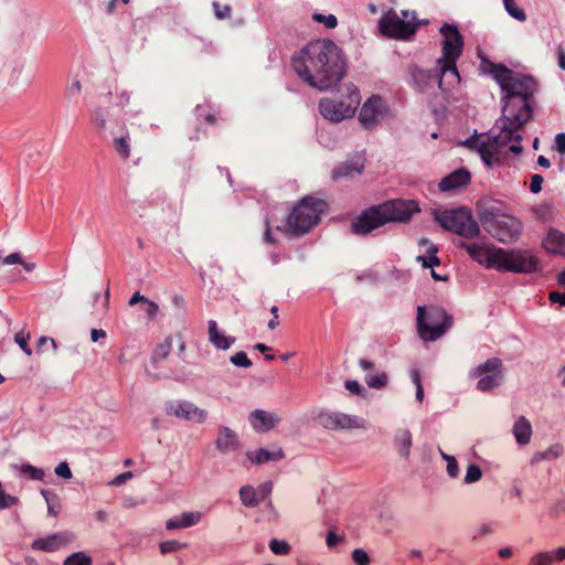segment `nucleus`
Returning <instances> with one entry per match:
<instances>
[{
	"label": "nucleus",
	"instance_id": "obj_1",
	"mask_svg": "<svg viewBox=\"0 0 565 565\" xmlns=\"http://www.w3.org/2000/svg\"><path fill=\"white\" fill-rule=\"evenodd\" d=\"M291 64L299 77L320 90L334 87L345 74L341 50L329 39L308 43Z\"/></svg>",
	"mask_w": 565,
	"mask_h": 565
},
{
	"label": "nucleus",
	"instance_id": "obj_2",
	"mask_svg": "<svg viewBox=\"0 0 565 565\" xmlns=\"http://www.w3.org/2000/svg\"><path fill=\"white\" fill-rule=\"evenodd\" d=\"M490 73L504 93L502 109L510 115L526 113L532 118L530 102L539 89L537 82L532 76L515 73L502 64L491 63Z\"/></svg>",
	"mask_w": 565,
	"mask_h": 565
},
{
	"label": "nucleus",
	"instance_id": "obj_3",
	"mask_svg": "<svg viewBox=\"0 0 565 565\" xmlns=\"http://www.w3.org/2000/svg\"><path fill=\"white\" fill-rule=\"evenodd\" d=\"M419 212V204L414 200H388L362 211L352 221L351 231L356 235H366L387 223H407Z\"/></svg>",
	"mask_w": 565,
	"mask_h": 565
},
{
	"label": "nucleus",
	"instance_id": "obj_4",
	"mask_svg": "<svg viewBox=\"0 0 565 565\" xmlns=\"http://www.w3.org/2000/svg\"><path fill=\"white\" fill-rule=\"evenodd\" d=\"M532 118L526 113L511 115L502 109L501 117L497 120V126L500 131L495 135L488 136V143L492 150V163L493 166L500 162L501 149L509 142L515 141L511 145L509 150L514 154H520L523 151V147L520 145L522 136L520 131L523 129L526 122Z\"/></svg>",
	"mask_w": 565,
	"mask_h": 565
},
{
	"label": "nucleus",
	"instance_id": "obj_5",
	"mask_svg": "<svg viewBox=\"0 0 565 565\" xmlns=\"http://www.w3.org/2000/svg\"><path fill=\"white\" fill-rule=\"evenodd\" d=\"M326 206L322 200L306 196L291 210L284 225V231L294 236H301L316 226Z\"/></svg>",
	"mask_w": 565,
	"mask_h": 565
},
{
	"label": "nucleus",
	"instance_id": "obj_6",
	"mask_svg": "<svg viewBox=\"0 0 565 565\" xmlns=\"http://www.w3.org/2000/svg\"><path fill=\"white\" fill-rule=\"evenodd\" d=\"M417 330L422 340L436 341L452 326V317L439 306L417 307Z\"/></svg>",
	"mask_w": 565,
	"mask_h": 565
},
{
	"label": "nucleus",
	"instance_id": "obj_7",
	"mask_svg": "<svg viewBox=\"0 0 565 565\" xmlns=\"http://www.w3.org/2000/svg\"><path fill=\"white\" fill-rule=\"evenodd\" d=\"M440 33L444 36L443 55L437 60V64L440 66L443 75H449V84L452 85L460 81L456 62L462 53L463 38L458 28L452 24L441 26Z\"/></svg>",
	"mask_w": 565,
	"mask_h": 565
},
{
	"label": "nucleus",
	"instance_id": "obj_8",
	"mask_svg": "<svg viewBox=\"0 0 565 565\" xmlns=\"http://www.w3.org/2000/svg\"><path fill=\"white\" fill-rule=\"evenodd\" d=\"M435 221L447 232H452L467 239H472L480 234V227L471 212L466 207L433 211Z\"/></svg>",
	"mask_w": 565,
	"mask_h": 565
},
{
	"label": "nucleus",
	"instance_id": "obj_9",
	"mask_svg": "<svg viewBox=\"0 0 565 565\" xmlns=\"http://www.w3.org/2000/svg\"><path fill=\"white\" fill-rule=\"evenodd\" d=\"M484 228L499 242L510 244L519 238L522 232L521 222L512 215L487 210L481 215Z\"/></svg>",
	"mask_w": 565,
	"mask_h": 565
},
{
	"label": "nucleus",
	"instance_id": "obj_10",
	"mask_svg": "<svg viewBox=\"0 0 565 565\" xmlns=\"http://www.w3.org/2000/svg\"><path fill=\"white\" fill-rule=\"evenodd\" d=\"M403 19L394 10H390L380 20V29L383 34L393 38L407 40L415 34L419 23L416 21V12L402 11Z\"/></svg>",
	"mask_w": 565,
	"mask_h": 565
},
{
	"label": "nucleus",
	"instance_id": "obj_11",
	"mask_svg": "<svg viewBox=\"0 0 565 565\" xmlns=\"http://www.w3.org/2000/svg\"><path fill=\"white\" fill-rule=\"evenodd\" d=\"M360 102V93L353 87L349 93L347 102L322 98L319 103V110L323 118L332 122H340L347 118H351L355 114Z\"/></svg>",
	"mask_w": 565,
	"mask_h": 565
},
{
	"label": "nucleus",
	"instance_id": "obj_12",
	"mask_svg": "<svg viewBox=\"0 0 565 565\" xmlns=\"http://www.w3.org/2000/svg\"><path fill=\"white\" fill-rule=\"evenodd\" d=\"M540 268V259L527 250L501 249L498 269L518 274H532Z\"/></svg>",
	"mask_w": 565,
	"mask_h": 565
},
{
	"label": "nucleus",
	"instance_id": "obj_13",
	"mask_svg": "<svg viewBox=\"0 0 565 565\" xmlns=\"http://www.w3.org/2000/svg\"><path fill=\"white\" fill-rule=\"evenodd\" d=\"M456 246L465 249L475 262L484 265L487 268L498 269L502 248L488 244L468 243L465 241H458Z\"/></svg>",
	"mask_w": 565,
	"mask_h": 565
},
{
	"label": "nucleus",
	"instance_id": "obj_14",
	"mask_svg": "<svg viewBox=\"0 0 565 565\" xmlns=\"http://www.w3.org/2000/svg\"><path fill=\"white\" fill-rule=\"evenodd\" d=\"M317 423L323 428L332 430L365 428L364 419L340 412H321L317 416Z\"/></svg>",
	"mask_w": 565,
	"mask_h": 565
},
{
	"label": "nucleus",
	"instance_id": "obj_15",
	"mask_svg": "<svg viewBox=\"0 0 565 565\" xmlns=\"http://www.w3.org/2000/svg\"><path fill=\"white\" fill-rule=\"evenodd\" d=\"M166 413L169 416H175L177 418L191 420L198 424H202L207 418V412L199 408L195 404L189 401H173L166 405Z\"/></svg>",
	"mask_w": 565,
	"mask_h": 565
},
{
	"label": "nucleus",
	"instance_id": "obj_16",
	"mask_svg": "<svg viewBox=\"0 0 565 565\" xmlns=\"http://www.w3.org/2000/svg\"><path fill=\"white\" fill-rule=\"evenodd\" d=\"M445 76L446 75H443V73L440 72L439 65L436 70H422L415 67L412 71L413 81L420 90H427L434 87L435 85H437L441 89H445L443 87Z\"/></svg>",
	"mask_w": 565,
	"mask_h": 565
},
{
	"label": "nucleus",
	"instance_id": "obj_17",
	"mask_svg": "<svg viewBox=\"0 0 565 565\" xmlns=\"http://www.w3.org/2000/svg\"><path fill=\"white\" fill-rule=\"evenodd\" d=\"M273 491V483L270 481L264 482L257 487L243 486L239 489V499L243 505L247 508H255L263 502Z\"/></svg>",
	"mask_w": 565,
	"mask_h": 565
},
{
	"label": "nucleus",
	"instance_id": "obj_18",
	"mask_svg": "<svg viewBox=\"0 0 565 565\" xmlns=\"http://www.w3.org/2000/svg\"><path fill=\"white\" fill-rule=\"evenodd\" d=\"M74 539L71 532L63 531L45 537L34 540L31 547L36 551L55 552L68 544Z\"/></svg>",
	"mask_w": 565,
	"mask_h": 565
},
{
	"label": "nucleus",
	"instance_id": "obj_19",
	"mask_svg": "<svg viewBox=\"0 0 565 565\" xmlns=\"http://www.w3.org/2000/svg\"><path fill=\"white\" fill-rule=\"evenodd\" d=\"M382 98L380 96L370 97L362 106L359 120L365 128H371L377 122V118L381 115Z\"/></svg>",
	"mask_w": 565,
	"mask_h": 565
},
{
	"label": "nucleus",
	"instance_id": "obj_20",
	"mask_svg": "<svg viewBox=\"0 0 565 565\" xmlns=\"http://www.w3.org/2000/svg\"><path fill=\"white\" fill-rule=\"evenodd\" d=\"M111 96V92L100 95L98 105L90 111V120L98 130L107 129V120L110 118V110L107 105L110 104Z\"/></svg>",
	"mask_w": 565,
	"mask_h": 565
},
{
	"label": "nucleus",
	"instance_id": "obj_21",
	"mask_svg": "<svg viewBox=\"0 0 565 565\" xmlns=\"http://www.w3.org/2000/svg\"><path fill=\"white\" fill-rule=\"evenodd\" d=\"M250 426L257 431H268L280 422V417L274 413L263 409H255L248 417Z\"/></svg>",
	"mask_w": 565,
	"mask_h": 565
},
{
	"label": "nucleus",
	"instance_id": "obj_22",
	"mask_svg": "<svg viewBox=\"0 0 565 565\" xmlns=\"http://www.w3.org/2000/svg\"><path fill=\"white\" fill-rule=\"evenodd\" d=\"M215 445L218 451L227 454L235 451L239 447V440L237 434L230 427L222 426L218 429Z\"/></svg>",
	"mask_w": 565,
	"mask_h": 565
},
{
	"label": "nucleus",
	"instance_id": "obj_23",
	"mask_svg": "<svg viewBox=\"0 0 565 565\" xmlns=\"http://www.w3.org/2000/svg\"><path fill=\"white\" fill-rule=\"evenodd\" d=\"M471 179V174L466 169H458L449 175L441 179L439 182V189L443 192L454 191L466 186Z\"/></svg>",
	"mask_w": 565,
	"mask_h": 565
},
{
	"label": "nucleus",
	"instance_id": "obj_24",
	"mask_svg": "<svg viewBox=\"0 0 565 565\" xmlns=\"http://www.w3.org/2000/svg\"><path fill=\"white\" fill-rule=\"evenodd\" d=\"M202 513L200 511L184 512L180 515L173 516L166 522V529L168 531H174L179 529H186L194 526L201 522Z\"/></svg>",
	"mask_w": 565,
	"mask_h": 565
},
{
	"label": "nucleus",
	"instance_id": "obj_25",
	"mask_svg": "<svg viewBox=\"0 0 565 565\" xmlns=\"http://www.w3.org/2000/svg\"><path fill=\"white\" fill-rule=\"evenodd\" d=\"M463 146L468 147L469 149H475L479 152L482 161L487 167H492V150L491 146L488 143L487 140H482L479 136L475 135L467 140L463 141Z\"/></svg>",
	"mask_w": 565,
	"mask_h": 565
},
{
	"label": "nucleus",
	"instance_id": "obj_26",
	"mask_svg": "<svg viewBox=\"0 0 565 565\" xmlns=\"http://www.w3.org/2000/svg\"><path fill=\"white\" fill-rule=\"evenodd\" d=\"M209 324V340L210 342L220 350H227L235 342L234 337H228L218 330V326L215 320H210Z\"/></svg>",
	"mask_w": 565,
	"mask_h": 565
},
{
	"label": "nucleus",
	"instance_id": "obj_27",
	"mask_svg": "<svg viewBox=\"0 0 565 565\" xmlns=\"http://www.w3.org/2000/svg\"><path fill=\"white\" fill-rule=\"evenodd\" d=\"M546 252L551 254L564 255L565 254V234L557 230H550L546 238L543 242Z\"/></svg>",
	"mask_w": 565,
	"mask_h": 565
},
{
	"label": "nucleus",
	"instance_id": "obj_28",
	"mask_svg": "<svg viewBox=\"0 0 565 565\" xmlns=\"http://www.w3.org/2000/svg\"><path fill=\"white\" fill-rule=\"evenodd\" d=\"M513 435L521 446L527 445L532 437V425L527 418L520 416L513 425Z\"/></svg>",
	"mask_w": 565,
	"mask_h": 565
},
{
	"label": "nucleus",
	"instance_id": "obj_29",
	"mask_svg": "<svg viewBox=\"0 0 565 565\" xmlns=\"http://www.w3.org/2000/svg\"><path fill=\"white\" fill-rule=\"evenodd\" d=\"M247 457L253 463L263 465L268 461H276L282 459L285 455L280 448L275 451H269L264 448H259L255 452H247Z\"/></svg>",
	"mask_w": 565,
	"mask_h": 565
},
{
	"label": "nucleus",
	"instance_id": "obj_30",
	"mask_svg": "<svg viewBox=\"0 0 565 565\" xmlns=\"http://www.w3.org/2000/svg\"><path fill=\"white\" fill-rule=\"evenodd\" d=\"M412 433L408 429H399L394 437V445L398 454L407 459L412 447Z\"/></svg>",
	"mask_w": 565,
	"mask_h": 565
},
{
	"label": "nucleus",
	"instance_id": "obj_31",
	"mask_svg": "<svg viewBox=\"0 0 565 565\" xmlns=\"http://www.w3.org/2000/svg\"><path fill=\"white\" fill-rule=\"evenodd\" d=\"M363 164H358L354 162H342L338 167H335L332 171V178L334 180L342 178H351L354 174H361L363 171Z\"/></svg>",
	"mask_w": 565,
	"mask_h": 565
},
{
	"label": "nucleus",
	"instance_id": "obj_32",
	"mask_svg": "<svg viewBox=\"0 0 565 565\" xmlns=\"http://www.w3.org/2000/svg\"><path fill=\"white\" fill-rule=\"evenodd\" d=\"M502 362L498 358L488 359L484 363L478 365L472 371V376H481L483 374H501Z\"/></svg>",
	"mask_w": 565,
	"mask_h": 565
},
{
	"label": "nucleus",
	"instance_id": "obj_33",
	"mask_svg": "<svg viewBox=\"0 0 565 565\" xmlns=\"http://www.w3.org/2000/svg\"><path fill=\"white\" fill-rule=\"evenodd\" d=\"M114 148L116 152L122 158L128 159L130 157V138L126 136L117 137L114 139Z\"/></svg>",
	"mask_w": 565,
	"mask_h": 565
},
{
	"label": "nucleus",
	"instance_id": "obj_34",
	"mask_svg": "<svg viewBox=\"0 0 565 565\" xmlns=\"http://www.w3.org/2000/svg\"><path fill=\"white\" fill-rule=\"evenodd\" d=\"M438 252L437 246L429 244V247L427 248V257L426 256H418L417 262L422 263V266L424 268H431L434 266H438L440 264L439 258L436 256Z\"/></svg>",
	"mask_w": 565,
	"mask_h": 565
},
{
	"label": "nucleus",
	"instance_id": "obj_35",
	"mask_svg": "<svg viewBox=\"0 0 565 565\" xmlns=\"http://www.w3.org/2000/svg\"><path fill=\"white\" fill-rule=\"evenodd\" d=\"M499 377H500V375H494V374H486L484 375L483 374L480 376V380L477 383V388L480 392H488V391L492 390L493 387L500 385Z\"/></svg>",
	"mask_w": 565,
	"mask_h": 565
},
{
	"label": "nucleus",
	"instance_id": "obj_36",
	"mask_svg": "<svg viewBox=\"0 0 565 565\" xmlns=\"http://www.w3.org/2000/svg\"><path fill=\"white\" fill-rule=\"evenodd\" d=\"M503 6L505 11L515 20L520 22L526 20V14L524 10L518 6L516 0H503Z\"/></svg>",
	"mask_w": 565,
	"mask_h": 565
},
{
	"label": "nucleus",
	"instance_id": "obj_37",
	"mask_svg": "<svg viewBox=\"0 0 565 565\" xmlns=\"http://www.w3.org/2000/svg\"><path fill=\"white\" fill-rule=\"evenodd\" d=\"M2 262L4 265L19 264L29 273L33 271L36 267L35 263L24 262L22 258V255L20 253H12V254L8 255L7 257H4Z\"/></svg>",
	"mask_w": 565,
	"mask_h": 565
},
{
	"label": "nucleus",
	"instance_id": "obj_38",
	"mask_svg": "<svg viewBox=\"0 0 565 565\" xmlns=\"http://www.w3.org/2000/svg\"><path fill=\"white\" fill-rule=\"evenodd\" d=\"M41 494L43 495V498L47 504V513L53 516L57 515L58 510H60L58 497L54 493H51L50 491H47L45 489L41 490Z\"/></svg>",
	"mask_w": 565,
	"mask_h": 565
},
{
	"label": "nucleus",
	"instance_id": "obj_39",
	"mask_svg": "<svg viewBox=\"0 0 565 565\" xmlns=\"http://www.w3.org/2000/svg\"><path fill=\"white\" fill-rule=\"evenodd\" d=\"M92 563L89 555L84 552H75L64 559L63 565H92Z\"/></svg>",
	"mask_w": 565,
	"mask_h": 565
},
{
	"label": "nucleus",
	"instance_id": "obj_40",
	"mask_svg": "<svg viewBox=\"0 0 565 565\" xmlns=\"http://www.w3.org/2000/svg\"><path fill=\"white\" fill-rule=\"evenodd\" d=\"M19 470L22 475L28 477L31 480L42 481L44 478V471L41 468L34 467L30 463H23L19 467Z\"/></svg>",
	"mask_w": 565,
	"mask_h": 565
},
{
	"label": "nucleus",
	"instance_id": "obj_41",
	"mask_svg": "<svg viewBox=\"0 0 565 565\" xmlns=\"http://www.w3.org/2000/svg\"><path fill=\"white\" fill-rule=\"evenodd\" d=\"M365 382L372 388H383L387 385V375L384 372L377 374H367L365 376Z\"/></svg>",
	"mask_w": 565,
	"mask_h": 565
},
{
	"label": "nucleus",
	"instance_id": "obj_42",
	"mask_svg": "<svg viewBox=\"0 0 565 565\" xmlns=\"http://www.w3.org/2000/svg\"><path fill=\"white\" fill-rule=\"evenodd\" d=\"M312 20L317 23H322L327 29H334L338 25V19L334 14H322L315 12Z\"/></svg>",
	"mask_w": 565,
	"mask_h": 565
},
{
	"label": "nucleus",
	"instance_id": "obj_43",
	"mask_svg": "<svg viewBox=\"0 0 565 565\" xmlns=\"http://www.w3.org/2000/svg\"><path fill=\"white\" fill-rule=\"evenodd\" d=\"M269 548L276 555H287L290 552V545L286 541L273 539L269 541Z\"/></svg>",
	"mask_w": 565,
	"mask_h": 565
},
{
	"label": "nucleus",
	"instance_id": "obj_44",
	"mask_svg": "<svg viewBox=\"0 0 565 565\" xmlns=\"http://www.w3.org/2000/svg\"><path fill=\"white\" fill-rule=\"evenodd\" d=\"M172 349V339L168 337L162 343L158 344L154 350V359H166Z\"/></svg>",
	"mask_w": 565,
	"mask_h": 565
},
{
	"label": "nucleus",
	"instance_id": "obj_45",
	"mask_svg": "<svg viewBox=\"0 0 565 565\" xmlns=\"http://www.w3.org/2000/svg\"><path fill=\"white\" fill-rule=\"evenodd\" d=\"M230 361L235 365V366H238V367H244V369H248L252 366V361L249 360V358L247 356V354L243 351L241 352H237L235 354H233L231 358H230Z\"/></svg>",
	"mask_w": 565,
	"mask_h": 565
},
{
	"label": "nucleus",
	"instance_id": "obj_46",
	"mask_svg": "<svg viewBox=\"0 0 565 565\" xmlns=\"http://www.w3.org/2000/svg\"><path fill=\"white\" fill-rule=\"evenodd\" d=\"M482 477V470L479 466L471 463L468 466L466 476H465V482L466 483H472L478 480H480Z\"/></svg>",
	"mask_w": 565,
	"mask_h": 565
},
{
	"label": "nucleus",
	"instance_id": "obj_47",
	"mask_svg": "<svg viewBox=\"0 0 565 565\" xmlns=\"http://www.w3.org/2000/svg\"><path fill=\"white\" fill-rule=\"evenodd\" d=\"M184 546L185 544H182L175 540H168L159 544L160 553L163 555L179 551Z\"/></svg>",
	"mask_w": 565,
	"mask_h": 565
},
{
	"label": "nucleus",
	"instance_id": "obj_48",
	"mask_svg": "<svg viewBox=\"0 0 565 565\" xmlns=\"http://www.w3.org/2000/svg\"><path fill=\"white\" fill-rule=\"evenodd\" d=\"M30 339V333L24 334L23 331L15 333L14 341L21 348V350L30 356L32 354V349L30 348L28 341Z\"/></svg>",
	"mask_w": 565,
	"mask_h": 565
},
{
	"label": "nucleus",
	"instance_id": "obj_49",
	"mask_svg": "<svg viewBox=\"0 0 565 565\" xmlns=\"http://www.w3.org/2000/svg\"><path fill=\"white\" fill-rule=\"evenodd\" d=\"M215 17L218 20H224L231 17L232 8L228 4H220L218 2L213 3Z\"/></svg>",
	"mask_w": 565,
	"mask_h": 565
},
{
	"label": "nucleus",
	"instance_id": "obj_50",
	"mask_svg": "<svg viewBox=\"0 0 565 565\" xmlns=\"http://www.w3.org/2000/svg\"><path fill=\"white\" fill-rule=\"evenodd\" d=\"M529 565H552V558L550 553L540 552L532 556L529 561Z\"/></svg>",
	"mask_w": 565,
	"mask_h": 565
},
{
	"label": "nucleus",
	"instance_id": "obj_51",
	"mask_svg": "<svg viewBox=\"0 0 565 565\" xmlns=\"http://www.w3.org/2000/svg\"><path fill=\"white\" fill-rule=\"evenodd\" d=\"M352 559L356 565H369L371 562L370 556L362 548H355L352 552Z\"/></svg>",
	"mask_w": 565,
	"mask_h": 565
},
{
	"label": "nucleus",
	"instance_id": "obj_52",
	"mask_svg": "<svg viewBox=\"0 0 565 565\" xmlns=\"http://www.w3.org/2000/svg\"><path fill=\"white\" fill-rule=\"evenodd\" d=\"M55 473L63 479H71L73 476L66 461H62L55 467Z\"/></svg>",
	"mask_w": 565,
	"mask_h": 565
},
{
	"label": "nucleus",
	"instance_id": "obj_53",
	"mask_svg": "<svg viewBox=\"0 0 565 565\" xmlns=\"http://www.w3.org/2000/svg\"><path fill=\"white\" fill-rule=\"evenodd\" d=\"M130 97H131L130 92L121 90L120 93L117 94L116 105L121 109H126L130 104Z\"/></svg>",
	"mask_w": 565,
	"mask_h": 565
},
{
	"label": "nucleus",
	"instance_id": "obj_54",
	"mask_svg": "<svg viewBox=\"0 0 565 565\" xmlns=\"http://www.w3.org/2000/svg\"><path fill=\"white\" fill-rule=\"evenodd\" d=\"M159 307L156 302L151 300H145L143 302V311L148 316L149 319H153L158 313Z\"/></svg>",
	"mask_w": 565,
	"mask_h": 565
},
{
	"label": "nucleus",
	"instance_id": "obj_55",
	"mask_svg": "<svg viewBox=\"0 0 565 565\" xmlns=\"http://www.w3.org/2000/svg\"><path fill=\"white\" fill-rule=\"evenodd\" d=\"M545 451V455L547 459H555L562 456L563 454V446L561 444H555L551 447H548Z\"/></svg>",
	"mask_w": 565,
	"mask_h": 565
},
{
	"label": "nucleus",
	"instance_id": "obj_56",
	"mask_svg": "<svg viewBox=\"0 0 565 565\" xmlns=\"http://www.w3.org/2000/svg\"><path fill=\"white\" fill-rule=\"evenodd\" d=\"M544 179L542 175L540 174H533L531 177V183H530V190L532 193H539L541 192L542 190V183H543Z\"/></svg>",
	"mask_w": 565,
	"mask_h": 565
},
{
	"label": "nucleus",
	"instance_id": "obj_57",
	"mask_svg": "<svg viewBox=\"0 0 565 565\" xmlns=\"http://www.w3.org/2000/svg\"><path fill=\"white\" fill-rule=\"evenodd\" d=\"M343 536L342 535H339L337 534L335 532L333 531H329L327 533V536H326V543L328 545V547L332 548L334 547L338 543L342 542L343 541Z\"/></svg>",
	"mask_w": 565,
	"mask_h": 565
},
{
	"label": "nucleus",
	"instance_id": "obj_58",
	"mask_svg": "<svg viewBox=\"0 0 565 565\" xmlns=\"http://www.w3.org/2000/svg\"><path fill=\"white\" fill-rule=\"evenodd\" d=\"M447 472L449 477L456 478L459 475V467L456 458H447Z\"/></svg>",
	"mask_w": 565,
	"mask_h": 565
},
{
	"label": "nucleus",
	"instance_id": "obj_59",
	"mask_svg": "<svg viewBox=\"0 0 565 565\" xmlns=\"http://www.w3.org/2000/svg\"><path fill=\"white\" fill-rule=\"evenodd\" d=\"M555 149L558 153L565 154V132L555 136Z\"/></svg>",
	"mask_w": 565,
	"mask_h": 565
},
{
	"label": "nucleus",
	"instance_id": "obj_60",
	"mask_svg": "<svg viewBox=\"0 0 565 565\" xmlns=\"http://www.w3.org/2000/svg\"><path fill=\"white\" fill-rule=\"evenodd\" d=\"M553 562H562L565 559V546L558 547L552 552H548Z\"/></svg>",
	"mask_w": 565,
	"mask_h": 565
},
{
	"label": "nucleus",
	"instance_id": "obj_61",
	"mask_svg": "<svg viewBox=\"0 0 565 565\" xmlns=\"http://www.w3.org/2000/svg\"><path fill=\"white\" fill-rule=\"evenodd\" d=\"M49 343L52 345L54 350H56V342L54 341V339L46 335H42L38 339L36 347L39 350H41Z\"/></svg>",
	"mask_w": 565,
	"mask_h": 565
},
{
	"label": "nucleus",
	"instance_id": "obj_62",
	"mask_svg": "<svg viewBox=\"0 0 565 565\" xmlns=\"http://www.w3.org/2000/svg\"><path fill=\"white\" fill-rule=\"evenodd\" d=\"M548 299L554 303H559L561 306H565V292L551 291L548 295Z\"/></svg>",
	"mask_w": 565,
	"mask_h": 565
},
{
	"label": "nucleus",
	"instance_id": "obj_63",
	"mask_svg": "<svg viewBox=\"0 0 565 565\" xmlns=\"http://www.w3.org/2000/svg\"><path fill=\"white\" fill-rule=\"evenodd\" d=\"M344 386L348 391L354 394H360L363 391V387L358 381H347Z\"/></svg>",
	"mask_w": 565,
	"mask_h": 565
},
{
	"label": "nucleus",
	"instance_id": "obj_64",
	"mask_svg": "<svg viewBox=\"0 0 565 565\" xmlns=\"http://www.w3.org/2000/svg\"><path fill=\"white\" fill-rule=\"evenodd\" d=\"M132 478V472L131 471H127V472H122L120 473L119 476H117L113 481H111V484L114 486H120L122 483H125L128 479Z\"/></svg>",
	"mask_w": 565,
	"mask_h": 565
}]
</instances>
